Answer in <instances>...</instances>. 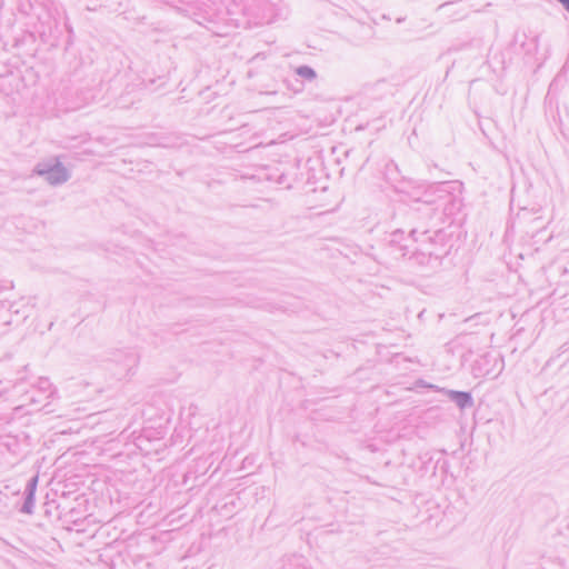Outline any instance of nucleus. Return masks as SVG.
<instances>
[{"label": "nucleus", "instance_id": "f257e3e1", "mask_svg": "<svg viewBox=\"0 0 569 569\" xmlns=\"http://www.w3.org/2000/svg\"><path fill=\"white\" fill-rule=\"evenodd\" d=\"M33 171L51 186L62 184L70 178L68 169L59 160L40 162Z\"/></svg>", "mask_w": 569, "mask_h": 569}, {"label": "nucleus", "instance_id": "f03ea898", "mask_svg": "<svg viewBox=\"0 0 569 569\" xmlns=\"http://www.w3.org/2000/svg\"><path fill=\"white\" fill-rule=\"evenodd\" d=\"M445 197H447V193L442 190L441 186H430L421 194L419 191H416L413 194V201L422 202L428 206H436Z\"/></svg>", "mask_w": 569, "mask_h": 569}, {"label": "nucleus", "instance_id": "7ed1b4c3", "mask_svg": "<svg viewBox=\"0 0 569 569\" xmlns=\"http://www.w3.org/2000/svg\"><path fill=\"white\" fill-rule=\"evenodd\" d=\"M38 476L32 477L24 488V502L21 507V512L32 513L34 507V495L38 486Z\"/></svg>", "mask_w": 569, "mask_h": 569}, {"label": "nucleus", "instance_id": "20e7f679", "mask_svg": "<svg viewBox=\"0 0 569 569\" xmlns=\"http://www.w3.org/2000/svg\"><path fill=\"white\" fill-rule=\"evenodd\" d=\"M37 388L41 391L42 398L41 399H36L32 395L29 396L30 391H28L26 393L27 401L23 402L21 406H24L27 403H40L43 400L48 399L52 395L51 382L47 378H40L38 380V387ZM33 392H34V390H31V393H33Z\"/></svg>", "mask_w": 569, "mask_h": 569}, {"label": "nucleus", "instance_id": "39448f33", "mask_svg": "<svg viewBox=\"0 0 569 569\" xmlns=\"http://www.w3.org/2000/svg\"><path fill=\"white\" fill-rule=\"evenodd\" d=\"M450 397L460 409L470 408L473 405L472 397L469 392L451 391Z\"/></svg>", "mask_w": 569, "mask_h": 569}, {"label": "nucleus", "instance_id": "423d86ee", "mask_svg": "<svg viewBox=\"0 0 569 569\" xmlns=\"http://www.w3.org/2000/svg\"><path fill=\"white\" fill-rule=\"evenodd\" d=\"M138 356L133 351H129L124 355V360L122 368L119 372L120 376L126 377L130 373V371L137 366Z\"/></svg>", "mask_w": 569, "mask_h": 569}, {"label": "nucleus", "instance_id": "0eeeda50", "mask_svg": "<svg viewBox=\"0 0 569 569\" xmlns=\"http://www.w3.org/2000/svg\"><path fill=\"white\" fill-rule=\"evenodd\" d=\"M13 312L4 302L0 305V332L12 322Z\"/></svg>", "mask_w": 569, "mask_h": 569}, {"label": "nucleus", "instance_id": "6e6552de", "mask_svg": "<svg viewBox=\"0 0 569 569\" xmlns=\"http://www.w3.org/2000/svg\"><path fill=\"white\" fill-rule=\"evenodd\" d=\"M296 74L307 81H313L317 78L316 71L309 66H299L296 68Z\"/></svg>", "mask_w": 569, "mask_h": 569}, {"label": "nucleus", "instance_id": "1a4fd4ad", "mask_svg": "<svg viewBox=\"0 0 569 569\" xmlns=\"http://www.w3.org/2000/svg\"><path fill=\"white\" fill-rule=\"evenodd\" d=\"M562 6L563 8L569 11V0H558Z\"/></svg>", "mask_w": 569, "mask_h": 569}, {"label": "nucleus", "instance_id": "9d476101", "mask_svg": "<svg viewBox=\"0 0 569 569\" xmlns=\"http://www.w3.org/2000/svg\"><path fill=\"white\" fill-rule=\"evenodd\" d=\"M2 382H4V383H7V385H10V386H11L12 380H11V379H7V378H3L2 380H0V383H2ZM2 392H3V391H0V395H2Z\"/></svg>", "mask_w": 569, "mask_h": 569}, {"label": "nucleus", "instance_id": "9b49d317", "mask_svg": "<svg viewBox=\"0 0 569 569\" xmlns=\"http://www.w3.org/2000/svg\"><path fill=\"white\" fill-rule=\"evenodd\" d=\"M398 233H400V231H396V232L392 234V236H393L392 241H396V238H397Z\"/></svg>", "mask_w": 569, "mask_h": 569}, {"label": "nucleus", "instance_id": "f8f14e48", "mask_svg": "<svg viewBox=\"0 0 569 569\" xmlns=\"http://www.w3.org/2000/svg\"><path fill=\"white\" fill-rule=\"evenodd\" d=\"M299 569H311V568H310V567H308V566H305V565H303V566H301Z\"/></svg>", "mask_w": 569, "mask_h": 569}]
</instances>
